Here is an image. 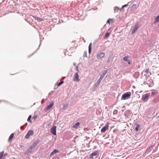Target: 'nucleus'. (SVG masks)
Returning <instances> with one entry per match:
<instances>
[{"mask_svg":"<svg viewBox=\"0 0 159 159\" xmlns=\"http://www.w3.org/2000/svg\"><path fill=\"white\" fill-rule=\"evenodd\" d=\"M39 141L37 140L35 141L33 144H32L30 147L27 149V153H30L31 152H32V150L37 145Z\"/></svg>","mask_w":159,"mask_h":159,"instance_id":"f257e3e1","label":"nucleus"},{"mask_svg":"<svg viewBox=\"0 0 159 159\" xmlns=\"http://www.w3.org/2000/svg\"><path fill=\"white\" fill-rule=\"evenodd\" d=\"M99 154V152L97 151L92 152L89 155L90 159H96L98 157Z\"/></svg>","mask_w":159,"mask_h":159,"instance_id":"f03ea898","label":"nucleus"},{"mask_svg":"<svg viewBox=\"0 0 159 159\" xmlns=\"http://www.w3.org/2000/svg\"><path fill=\"white\" fill-rule=\"evenodd\" d=\"M131 94L130 92H127L123 94L122 96L121 99L125 100L129 98Z\"/></svg>","mask_w":159,"mask_h":159,"instance_id":"7ed1b4c3","label":"nucleus"},{"mask_svg":"<svg viewBox=\"0 0 159 159\" xmlns=\"http://www.w3.org/2000/svg\"><path fill=\"white\" fill-rule=\"evenodd\" d=\"M150 96V93H147L144 95H143L142 96V100L143 102H146L149 99V97Z\"/></svg>","mask_w":159,"mask_h":159,"instance_id":"20e7f679","label":"nucleus"},{"mask_svg":"<svg viewBox=\"0 0 159 159\" xmlns=\"http://www.w3.org/2000/svg\"><path fill=\"white\" fill-rule=\"evenodd\" d=\"M105 55V53L101 52H99L97 54V57L98 59H101Z\"/></svg>","mask_w":159,"mask_h":159,"instance_id":"39448f33","label":"nucleus"},{"mask_svg":"<svg viewBox=\"0 0 159 159\" xmlns=\"http://www.w3.org/2000/svg\"><path fill=\"white\" fill-rule=\"evenodd\" d=\"M56 128L57 126L54 125L50 129V132L54 135H56Z\"/></svg>","mask_w":159,"mask_h":159,"instance_id":"423d86ee","label":"nucleus"},{"mask_svg":"<svg viewBox=\"0 0 159 159\" xmlns=\"http://www.w3.org/2000/svg\"><path fill=\"white\" fill-rule=\"evenodd\" d=\"M79 75L78 73L77 72L75 73L74 76L73 80L75 81L79 82L80 81V79L79 78Z\"/></svg>","mask_w":159,"mask_h":159,"instance_id":"0eeeda50","label":"nucleus"},{"mask_svg":"<svg viewBox=\"0 0 159 159\" xmlns=\"http://www.w3.org/2000/svg\"><path fill=\"white\" fill-rule=\"evenodd\" d=\"M34 134V132L32 130H29L28 132L26 135L25 136V138L26 139H29L30 136L31 135H33Z\"/></svg>","mask_w":159,"mask_h":159,"instance_id":"6e6552de","label":"nucleus"},{"mask_svg":"<svg viewBox=\"0 0 159 159\" xmlns=\"http://www.w3.org/2000/svg\"><path fill=\"white\" fill-rule=\"evenodd\" d=\"M109 127V125L108 124H107L106 125L103 126L101 130V132L102 133H104L108 129Z\"/></svg>","mask_w":159,"mask_h":159,"instance_id":"1a4fd4ad","label":"nucleus"},{"mask_svg":"<svg viewBox=\"0 0 159 159\" xmlns=\"http://www.w3.org/2000/svg\"><path fill=\"white\" fill-rule=\"evenodd\" d=\"M124 115L126 118H129L131 115V111L129 110H126L125 112Z\"/></svg>","mask_w":159,"mask_h":159,"instance_id":"9d476101","label":"nucleus"},{"mask_svg":"<svg viewBox=\"0 0 159 159\" xmlns=\"http://www.w3.org/2000/svg\"><path fill=\"white\" fill-rule=\"evenodd\" d=\"M139 27V26L138 25L136 24L132 31V34H133L137 30Z\"/></svg>","mask_w":159,"mask_h":159,"instance_id":"9b49d317","label":"nucleus"},{"mask_svg":"<svg viewBox=\"0 0 159 159\" xmlns=\"http://www.w3.org/2000/svg\"><path fill=\"white\" fill-rule=\"evenodd\" d=\"M128 58L129 57L125 56L123 57V59L124 61L127 62L128 63V64L130 65L131 64V62L130 61L129 59Z\"/></svg>","mask_w":159,"mask_h":159,"instance_id":"f8f14e48","label":"nucleus"},{"mask_svg":"<svg viewBox=\"0 0 159 159\" xmlns=\"http://www.w3.org/2000/svg\"><path fill=\"white\" fill-rule=\"evenodd\" d=\"M107 70H105L102 74V75H101V76L99 78V79H100V80H102L103 78L104 77V76L106 75V74L107 73Z\"/></svg>","mask_w":159,"mask_h":159,"instance_id":"ddd939ff","label":"nucleus"},{"mask_svg":"<svg viewBox=\"0 0 159 159\" xmlns=\"http://www.w3.org/2000/svg\"><path fill=\"white\" fill-rule=\"evenodd\" d=\"M59 151L57 149H54L51 153H50V156L54 155L57 153H59Z\"/></svg>","mask_w":159,"mask_h":159,"instance_id":"4468645a","label":"nucleus"},{"mask_svg":"<svg viewBox=\"0 0 159 159\" xmlns=\"http://www.w3.org/2000/svg\"><path fill=\"white\" fill-rule=\"evenodd\" d=\"M80 122H77L75 123V124L72 127L75 129H77L79 127V126L80 125Z\"/></svg>","mask_w":159,"mask_h":159,"instance_id":"2eb2a0df","label":"nucleus"},{"mask_svg":"<svg viewBox=\"0 0 159 159\" xmlns=\"http://www.w3.org/2000/svg\"><path fill=\"white\" fill-rule=\"evenodd\" d=\"M101 80H100V79H99L97 81V82L94 85L96 87L98 86L100 84V83H101Z\"/></svg>","mask_w":159,"mask_h":159,"instance_id":"dca6fc26","label":"nucleus"},{"mask_svg":"<svg viewBox=\"0 0 159 159\" xmlns=\"http://www.w3.org/2000/svg\"><path fill=\"white\" fill-rule=\"evenodd\" d=\"M92 43H90L89 46V52L90 54L91 52Z\"/></svg>","mask_w":159,"mask_h":159,"instance_id":"f3484780","label":"nucleus"},{"mask_svg":"<svg viewBox=\"0 0 159 159\" xmlns=\"http://www.w3.org/2000/svg\"><path fill=\"white\" fill-rule=\"evenodd\" d=\"M137 9V5L135 4H133V5H132L131 7V10H136Z\"/></svg>","mask_w":159,"mask_h":159,"instance_id":"a211bd4d","label":"nucleus"},{"mask_svg":"<svg viewBox=\"0 0 159 159\" xmlns=\"http://www.w3.org/2000/svg\"><path fill=\"white\" fill-rule=\"evenodd\" d=\"M140 127V125L139 124H137L136 125V126L135 128V130L136 131H138L139 130V129Z\"/></svg>","mask_w":159,"mask_h":159,"instance_id":"6ab92c4d","label":"nucleus"},{"mask_svg":"<svg viewBox=\"0 0 159 159\" xmlns=\"http://www.w3.org/2000/svg\"><path fill=\"white\" fill-rule=\"evenodd\" d=\"M159 21V15L157 16L155 19V20L154 23L155 24Z\"/></svg>","mask_w":159,"mask_h":159,"instance_id":"aec40b11","label":"nucleus"},{"mask_svg":"<svg viewBox=\"0 0 159 159\" xmlns=\"http://www.w3.org/2000/svg\"><path fill=\"white\" fill-rule=\"evenodd\" d=\"M35 19L36 20L38 21H41L43 20V19L42 18L37 17H35Z\"/></svg>","mask_w":159,"mask_h":159,"instance_id":"412c9836","label":"nucleus"},{"mask_svg":"<svg viewBox=\"0 0 159 159\" xmlns=\"http://www.w3.org/2000/svg\"><path fill=\"white\" fill-rule=\"evenodd\" d=\"M110 34V33L109 32L106 33L105 34V35L104 37V39H107L109 36V35Z\"/></svg>","mask_w":159,"mask_h":159,"instance_id":"4be33fe9","label":"nucleus"},{"mask_svg":"<svg viewBox=\"0 0 159 159\" xmlns=\"http://www.w3.org/2000/svg\"><path fill=\"white\" fill-rule=\"evenodd\" d=\"M14 133H12L9 137V140H12L14 137Z\"/></svg>","mask_w":159,"mask_h":159,"instance_id":"5701e85b","label":"nucleus"},{"mask_svg":"<svg viewBox=\"0 0 159 159\" xmlns=\"http://www.w3.org/2000/svg\"><path fill=\"white\" fill-rule=\"evenodd\" d=\"M113 19H109L107 20V23H108V24H110V23H111V21H112V22H113Z\"/></svg>","mask_w":159,"mask_h":159,"instance_id":"b1692460","label":"nucleus"},{"mask_svg":"<svg viewBox=\"0 0 159 159\" xmlns=\"http://www.w3.org/2000/svg\"><path fill=\"white\" fill-rule=\"evenodd\" d=\"M64 82V81H61L58 84L57 87H58L61 86L62 84Z\"/></svg>","mask_w":159,"mask_h":159,"instance_id":"393cba45","label":"nucleus"},{"mask_svg":"<svg viewBox=\"0 0 159 159\" xmlns=\"http://www.w3.org/2000/svg\"><path fill=\"white\" fill-rule=\"evenodd\" d=\"M118 9L120 10V9L118 8L117 7H114V11L115 13H116V12H118Z\"/></svg>","mask_w":159,"mask_h":159,"instance_id":"a878e982","label":"nucleus"},{"mask_svg":"<svg viewBox=\"0 0 159 159\" xmlns=\"http://www.w3.org/2000/svg\"><path fill=\"white\" fill-rule=\"evenodd\" d=\"M4 153V152H0V158H2V157H4V156H3V154Z\"/></svg>","mask_w":159,"mask_h":159,"instance_id":"bb28decb","label":"nucleus"},{"mask_svg":"<svg viewBox=\"0 0 159 159\" xmlns=\"http://www.w3.org/2000/svg\"><path fill=\"white\" fill-rule=\"evenodd\" d=\"M31 118V115H30L28 118L27 121L28 122H31V121H30V119Z\"/></svg>","mask_w":159,"mask_h":159,"instance_id":"cd10ccee","label":"nucleus"},{"mask_svg":"<svg viewBox=\"0 0 159 159\" xmlns=\"http://www.w3.org/2000/svg\"><path fill=\"white\" fill-rule=\"evenodd\" d=\"M157 93H156V92H152L151 93V96H153L154 95H155L156 94H157Z\"/></svg>","mask_w":159,"mask_h":159,"instance_id":"c85d7f7f","label":"nucleus"},{"mask_svg":"<svg viewBox=\"0 0 159 159\" xmlns=\"http://www.w3.org/2000/svg\"><path fill=\"white\" fill-rule=\"evenodd\" d=\"M128 6V5L127 4H125L124 5H123L122 7L120 9V10H122L123 9V8L124 7H126V6Z\"/></svg>","mask_w":159,"mask_h":159,"instance_id":"c756f323","label":"nucleus"},{"mask_svg":"<svg viewBox=\"0 0 159 159\" xmlns=\"http://www.w3.org/2000/svg\"><path fill=\"white\" fill-rule=\"evenodd\" d=\"M83 56L87 57V52L86 51H85L84 52Z\"/></svg>","mask_w":159,"mask_h":159,"instance_id":"7c9ffc66","label":"nucleus"},{"mask_svg":"<svg viewBox=\"0 0 159 159\" xmlns=\"http://www.w3.org/2000/svg\"><path fill=\"white\" fill-rule=\"evenodd\" d=\"M118 111L116 110H115L114 111L113 113L115 115L117 114Z\"/></svg>","mask_w":159,"mask_h":159,"instance_id":"2f4dec72","label":"nucleus"},{"mask_svg":"<svg viewBox=\"0 0 159 159\" xmlns=\"http://www.w3.org/2000/svg\"><path fill=\"white\" fill-rule=\"evenodd\" d=\"M149 72V69H146L144 71V72L147 73V74Z\"/></svg>","mask_w":159,"mask_h":159,"instance_id":"473e14b6","label":"nucleus"},{"mask_svg":"<svg viewBox=\"0 0 159 159\" xmlns=\"http://www.w3.org/2000/svg\"><path fill=\"white\" fill-rule=\"evenodd\" d=\"M54 102H50V108H51L53 105Z\"/></svg>","mask_w":159,"mask_h":159,"instance_id":"72a5a7b5","label":"nucleus"},{"mask_svg":"<svg viewBox=\"0 0 159 159\" xmlns=\"http://www.w3.org/2000/svg\"><path fill=\"white\" fill-rule=\"evenodd\" d=\"M110 57H108L107 60V63H108V62H109L110 61Z\"/></svg>","mask_w":159,"mask_h":159,"instance_id":"f704fd0d","label":"nucleus"},{"mask_svg":"<svg viewBox=\"0 0 159 159\" xmlns=\"http://www.w3.org/2000/svg\"><path fill=\"white\" fill-rule=\"evenodd\" d=\"M49 109H50V105H49L47 107V108H46V110H49Z\"/></svg>","mask_w":159,"mask_h":159,"instance_id":"c9c22d12","label":"nucleus"},{"mask_svg":"<svg viewBox=\"0 0 159 159\" xmlns=\"http://www.w3.org/2000/svg\"><path fill=\"white\" fill-rule=\"evenodd\" d=\"M45 100H46V99H43L41 101L42 103H43Z\"/></svg>","mask_w":159,"mask_h":159,"instance_id":"e433bc0d","label":"nucleus"},{"mask_svg":"<svg viewBox=\"0 0 159 159\" xmlns=\"http://www.w3.org/2000/svg\"><path fill=\"white\" fill-rule=\"evenodd\" d=\"M36 116H34L33 117V118L34 119H35L36 118Z\"/></svg>","mask_w":159,"mask_h":159,"instance_id":"4c0bfd02","label":"nucleus"},{"mask_svg":"<svg viewBox=\"0 0 159 159\" xmlns=\"http://www.w3.org/2000/svg\"><path fill=\"white\" fill-rule=\"evenodd\" d=\"M20 129H23V126H21V127H20Z\"/></svg>","mask_w":159,"mask_h":159,"instance_id":"58836bf2","label":"nucleus"},{"mask_svg":"<svg viewBox=\"0 0 159 159\" xmlns=\"http://www.w3.org/2000/svg\"><path fill=\"white\" fill-rule=\"evenodd\" d=\"M76 70L77 71H78V67L77 66L76 67Z\"/></svg>","mask_w":159,"mask_h":159,"instance_id":"ea45409f","label":"nucleus"},{"mask_svg":"<svg viewBox=\"0 0 159 159\" xmlns=\"http://www.w3.org/2000/svg\"><path fill=\"white\" fill-rule=\"evenodd\" d=\"M0 159H4L3 157H2V158H0Z\"/></svg>","mask_w":159,"mask_h":159,"instance_id":"a19ab883","label":"nucleus"},{"mask_svg":"<svg viewBox=\"0 0 159 159\" xmlns=\"http://www.w3.org/2000/svg\"><path fill=\"white\" fill-rule=\"evenodd\" d=\"M73 65H76V63H73Z\"/></svg>","mask_w":159,"mask_h":159,"instance_id":"79ce46f5","label":"nucleus"},{"mask_svg":"<svg viewBox=\"0 0 159 159\" xmlns=\"http://www.w3.org/2000/svg\"><path fill=\"white\" fill-rule=\"evenodd\" d=\"M48 95H50V93H48Z\"/></svg>","mask_w":159,"mask_h":159,"instance_id":"37998d69","label":"nucleus"},{"mask_svg":"<svg viewBox=\"0 0 159 159\" xmlns=\"http://www.w3.org/2000/svg\"><path fill=\"white\" fill-rule=\"evenodd\" d=\"M158 26H159V24Z\"/></svg>","mask_w":159,"mask_h":159,"instance_id":"c03bdc74","label":"nucleus"}]
</instances>
